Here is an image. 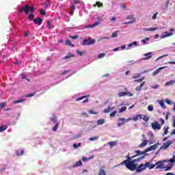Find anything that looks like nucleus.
I'll use <instances>...</instances> for the list:
<instances>
[{
    "label": "nucleus",
    "instance_id": "1",
    "mask_svg": "<svg viewBox=\"0 0 175 175\" xmlns=\"http://www.w3.org/2000/svg\"><path fill=\"white\" fill-rule=\"evenodd\" d=\"M145 158H146V155H143L141 157L138 159H133L131 161L128 160H124L122 163H120L118 165V166H121V165H124L126 167L129 169V170H131V172H133L136 170V169L137 168V164H135V163H137V162H139V161H142V159H144Z\"/></svg>",
    "mask_w": 175,
    "mask_h": 175
},
{
    "label": "nucleus",
    "instance_id": "2",
    "mask_svg": "<svg viewBox=\"0 0 175 175\" xmlns=\"http://www.w3.org/2000/svg\"><path fill=\"white\" fill-rule=\"evenodd\" d=\"M147 167H150V163L146 162L145 164H141L137 167V168L135 169L137 173H140L142 170H145V169H147Z\"/></svg>",
    "mask_w": 175,
    "mask_h": 175
},
{
    "label": "nucleus",
    "instance_id": "3",
    "mask_svg": "<svg viewBox=\"0 0 175 175\" xmlns=\"http://www.w3.org/2000/svg\"><path fill=\"white\" fill-rule=\"evenodd\" d=\"M95 43H96V40H95V39L89 38L88 39L83 40V42L81 44L82 46H90V44H95Z\"/></svg>",
    "mask_w": 175,
    "mask_h": 175
},
{
    "label": "nucleus",
    "instance_id": "4",
    "mask_svg": "<svg viewBox=\"0 0 175 175\" xmlns=\"http://www.w3.org/2000/svg\"><path fill=\"white\" fill-rule=\"evenodd\" d=\"M18 12L20 13L25 12V14H28L29 13V5H25L18 9Z\"/></svg>",
    "mask_w": 175,
    "mask_h": 175
},
{
    "label": "nucleus",
    "instance_id": "5",
    "mask_svg": "<svg viewBox=\"0 0 175 175\" xmlns=\"http://www.w3.org/2000/svg\"><path fill=\"white\" fill-rule=\"evenodd\" d=\"M151 126L152 128V129H154V131H159V129H161V124H159V123H158V122H154L151 123Z\"/></svg>",
    "mask_w": 175,
    "mask_h": 175
},
{
    "label": "nucleus",
    "instance_id": "6",
    "mask_svg": "<svg viewBox=\"0 0 175 175\" xmlns=\"http://www.w3.org/2000/svg\"><path fill=\"white\" fill-rule=\"evenodd\" d=\"M172 144H173V141H168L162 145V146L161 147V149L166 150V148H169V147H170Z\"/></svg>",
    "mask_w": 175,
    "mask_h": 175
},
{
    "label": "nucleus",
    "instance_id": "7",
    "mask_svg": "<svg viewBox=\"0 0 175 175\" xmlns=\"http://www.w3.org/2000/svg\"><path fill=\"white\" fill-rule=\"evenodd\" d=\"M126 95L129 96H133V93H131L129 92H121L118 93L119 98H122V96H126Z\"/></svg>",
    "mask_w": 175,
    "mask_h": 175
},
{
    "label": "nucleus",
    "instance_id": "8",
    "mask_svg": "<svg viewBox=\"0 0 175 175\" xmlns=\"http://www.w3.org/2000/svg\"><path fill=\"white\" fill-rule=\"evenodd\" d=\"M159 145V144H156L154 145H152L148 148H147L145 150V152H150V151H152L154 150H157V148H158V146Z\"/></svg>",
    "mask_w": 175,
    "mask_h": 175
},
{
    "label": "nucleus",
    "instance_id": "9",
    "mask_svg": "<svg viewBox=\"0 0 175 175\" xmlns=\"http://www.w3.org/2000/svg\"><path fill=\"white\" fill-rule=\"evenodd\" d=\"M144 58H142L143 61H147V59H150V58H152V53L148 52L147 53L144 54Z\"/></svg>",
    "mask_w": 175,
    "mask_h": 175
},
{
    "label": "nucleus",
    "instance_id": "10",
    "mask_svg": "<svg viewBox=\"0 0 175 175\" xmlns=\"http://www.w3.org/2000/svg\"><path fill=\"white\" fill-rule=\"evenodd\" d=\"M33 23L35 24H38V25H42V23H43V20H42L40 17H38L33 19Z\"/></svg>",
    "mask_w": 175,
    "mask_h": 175
},
{
    "label": "nucleus",
    "instance_id": "11",
    "mask_svg": "<svg viewBox=\"0 0 175 175\" xmlns=\"http://www.w3.org/2000/svg\"><path fill=\"white\" fill-rule=\"evenodd\" d=\"M164 35L161 36V39H165V38H169V36H172L173 33H169V31H165Z\"/></svg>",
    "mask_w": 175,
    "mask_h": 175
},
{
    "label": "nucleus",
    "instance_id": "12",
    "mask_svg": "<svg viewBox=\"0 0 175 175\" xmlns=\"http://www.w3.org/2000/svg\"><path fill=\"white\" fill-rule=\"evenodd\" d=\"M165 67H160L157 68L155 71L152 72V76H157V75H159V72H161V70H162L163 69H165Z\"/></svg>",
    "mask_w": 175,
    "mask_h": 175
},
{
    "label": "nucleus",
    "instance_id": "13",
    "mask_svg": "<svg viewBox=\"0 0 175 175\" xmlns=\"http://www.w3.org/2000/svg\"><path fill=\"white\" fill-rule=\"evenodd\" d=\"M147 143H148L147 139H146V138H144V139H143V142L141 143V144L139 145V147L140 148H143V147H146V146H147Z\"/></svg>",
    "mask_w": 175,
    "mask_h": 175
},
{
    "label": "nucleus",
    "instance_id": "14",
    "mask_svg": "<svg viewBox=\"0 0 175 175\" xmlns=\"http://www.w3.org/2000/svg\"><path fill=\"white\" fill-rule=\"evenodd\" d=\"M118 121H120L121 122H118V126H122V125H124V124H125V118H118Z\"/></svg>",
    "mask_w": 175,
    "mask_h": 175
},
{
    "label": "nucleus",
    "instance_id": "15",
    "mask_svg": "<svg viewBox=\"0 0 175 175\" xmlns=\"http://www.w3.org/2000/svg\"><path fill=\"white\" fill-rule=\"evenodd\" d=\"M100 23V22L97 21L93 25H90L85 26V28H94V27H98V25H99Z\"/></svg>",
    "mask_w": 175,
    "mask_h": 175
},
{
    "label": "nucleus",
    "instance_id": "16",
    "mask_svg": "<svg viewBox=\"0 0 175 175\" xmlns=\"http://www.w3.org/2000/svg\"><path fill=\"white\" fill-rule=\"evenodd\" d=\"M144 84H146V82L144 81L142 82L139 86H137L136 88H135V91H137V92H140L142 91V88H143V87H144Z\"/></svg>",
    "mask_w": 175,
    "mask_h": 175
},
{
    "label": "nucleus",
    "instance_id": "17",
    "mask_svg": "<svg viewBox=\"0 0 175 175\" xmlns=\"http://www.w3.org/2000/svg\"><path fill=\"white\" fill-rule=\"evenodd\" d=\"M106 167L105 166H102V167L99 170L98 175H106V172L105 170Z\"/></svg>",
    "mask_w": 175,
    "mask_h": 175
},
{
    "label": "nucleus",
    "instance_id": "18",
    "mask_svg": "<svg viewBox=\"0 0 175 175\" xmlns=\"http://www.w3.org/2000/svg\"><path fill=\"white\" fill-rule=\"evenodd\" d=\"M73 57H75V55H73L70 53H68L67 54V55H66L63 57V59H69V58H72Z\"/></svg>",
    "mask_w": 175,
    "mask_h": 175
},
{
    "label": "nucleus",
    "instance_id": "19",
    "mask_svg": "<svg viewBox=\"0 0 175 175\" xmlns=\"http://www.w3.org/2000/svg\"><path fill=\"white\" fill-rule=\"evenodd\" d=\"M146 150H144V152H142L141 150H135V153L137 154H135V155H137V157H139V155H143L144 154H146Z\"/></svg>",
    "mask_w": 175,
    "mask_h": 175
},
{
    "label": "nucleus",
    "instance_id": "20",
    "mask_svg": "<svg viewBox=\"0 0 175 175\" xmlns=\"http://www.w3.org/2000/svg\"><path fill=\"white\" fill-rule=\"evenodd\" d=\"M103 8V3H100V1H96V4L93 5V8Z\"/></svg>",
    "mask_w": 175,
    "mask_h": 175
},
{
    "label": "nucleus",
    "instance_id": "21",
    "mask_svg": "<svg viewBox=\"0 0 175 175\" xmlns=\"http://www.w3.org/2000/svg\"><path fill=\"white\" fill-rule=\"evenodd\" d=\"M163 166V162L158 161L156 163V169H159Z\"/></svg>",
    "mask_w": 175,
    "mask_h": 175
},
{
    "label": "nucleus",
    "instance_id": "22",
    "mask_svg": "<svg viewBox=\"0 0 175 175\" xmlns=\"http://www.w3.org/2000/svg\"><path fill=\"white\" fill-rule=\"evenodd\" d=\"M65 43L66 46H70V47H75V44L70 42V40H66Z\"/></svg>",
    "mask_w": 175,
    "mask_h": 175
},
{
    "label": "nucleus",
    "instance_id": "23",
    "mask_svg": "<svg viewBox=\"0 0 175 175\" xmlns=\"http://www.w3.org/2000/svg\"><path fill=\"white\" fill-rule=\"evenodd\" d=\"M76 9V7L75 5H71L70 7V15L73 16L75 14V10Z\"/></svg>",
    "mask_w": 175,
    "mask_h": 175
},
{
    "label": "nucleus",
    "instance_id": "24",
    "mask_svg": "<svg viewBox=\"0 0 175 175\" xmlns=\"http://www.w3.org/2000/svg\"><path fill=\"white\" fill-rule=\"evenodd\" d=\"M130 18H131V21H130L129 22H126L124 24L126 25L133 24V23L136 21V19H135L133 16H131Z\"/></svg>",
    "mask_w": 175,
    "mask_h": 175
},
{
    "label": "nucleus",
    "instance_id": "25",
    "mask_svg": "<svg viewBox=\"0 0 175 175\" xmlns=\"http://www.w3.org/2000/svg\"><path fill=\"white\" fill-rule=\"evenodd\" d=\"M108 144L110 146V148H111L112 147H114V146L117 145V142H116V141L109 142H108Z\"/></svg>",
    "mask_w": 175,
    "mask_h": 175
},
{
    "label": "nucleus",
    "instance_id": "26",
    "mask_svg": "<svg viewBox=\"0 0 175 175\" xmlns=\"http://www.w3.org/2000/svg\"><path fill=\"white\" fill-rule=\"evenodd\" d=\"M47 23V27L49 28V29H53V28H54V26H53V25H51V21H46Z\"/></svg>",
    "mask_w": 175,
    "mask_h": 175
},
{
    "label": "nucleus",
    "instance_id": "27",
    "mask_svg": "<svg viewBox=\"0 0 175 175\" xmlns=\"http://www.w3.org/2000/svg\"><path fill=\"white\" fill-rule=\"evenodd\" d=\"M81 165H83V163L80 160V161L76 162L75 164L72 166V167H77L79 166H81Z\"/></svg>",
    "mask_w": 175,
    "mask_h": 175
},
{
    "label": "nucleus",
    "instance_id": "28",
    "mask_svg": "<svg viewBox=\"0 0 175 175\" xmlns=\"http://www.w3.org/2000/svg\"><path fill=\"white\" fill-rule=\"evenodd\" d=\"M16 155L18 157H20V155H23V154H24V150L19 149V150H16Z\"/></svg>",
    "mask_w": 175,
    "mask_h": 175
},
{
    "label": "nucleus",
    "instance_id": "29",
    "mask_svg": "<svg viewBox=\"0 0 175 175\" xmlns=\"http://www.w3.org/2000/svg\"><path fill=\"white\" fill-rule=\"evenodd\" d=\"M136 157H137V155H133V157H129V155H127L126 157V158H127V159H126V161H129V162H131L132 161V159H133V158H136Z\"/></svg>",
    "mask_w": 175,
    "mask_h": 175
},
{
    "label": "nucleus",
    "instance_id": "30",
    "mask_svg": "<svg viewBox=\"0 0 175 175\" xmlns=\"http://www.w3.org/2000/svg\"><path fill=\"white\" fill-rule=\"evenodd\" d=\"M173 84H175V80H171V81L166 82L165 85H167V86L173 85Z\"/></svg>",
    "mask_w": 175,
    "mask_h": 175
},
{
    "label": "nucleus",
    "instance_id": "31",
    "mask_svg": "<svg viewBox=\"0 0 175 175\" xmlns=\"http://www.w3.org/2000/svg\"><path fill=\"white\" fill-rule=\"evenodd\" d=\"M158 29V27H150L145 29V31H150L152 32H154V31H157Z\"/></svg>",
    "mask_w": 175,
    "mask_h": 175
},
{
    "label": "nucleus",
    "instance_id": "32",
    "mask_svg": "<svg viewBox=\"0 0 175 175\" xmlns=\"http://www.w3.org/2000/svg\"><path fill=\"white\" fill-rule=\"evenodd\" d=\"M58 126H59V123H56L55 126L52 128V131L53 132H57V129H58Z\"/></svg>",
    "mask_w": 175,
    "mask_h": 175
},
{
    "label": "nucleus",
    "instance_id": "33",
    "mask_svg": "<svg viewBox=\"0 0 175 175\" xmlns=\"http://www.w3.org/2000/svg\"><path fill=\"white\" fill-rule=\"evenodd\" d=\"M88 96H90V95L83 96L81 97H79L78 98L76 99V101L79 102L80 100H83V99H85V98H88Z\"/></svg>",
    "mask_w": 175,
    "mask_h": 175
},
{
    "label": "nucleus",
    "instance_id": "34",
    "mask_svg": "<svg viewBox=\"0 0 175 175\" xmlns=\"http://www.w3.org/2000/svg\"><path fill=\"white\" fill-rule=\"evenodd\" d=\"M51 121L55 124L57 122V116L53 115L52 118H50Z\"/></svg>",
    "mask_w": 175,
    "mask_h": 175
},
{
    "label": "nucleus",
    "instance_id": "35",
    "mask_svg": "<svg viewBox=\"0 0 175 175\" xmlns=\"http://www.w3.org/2000/svg\"><path fill=\"white\" fill-rule=\"evenodd\" d=\"M132 46H135V47L137 46V42L134 41V42L130 43L129 44V49H131L132 47Z\"/></svg>",
    "mask_w": 175,
    "mask_h": 175
},
{
    "label": "nucleus",
    "instance_id": "36",
    "mask_svg": "<svg viewBox=\"0 0 175 175\" xmlns=\"http://www.w3.org/2000/svg\"><path fill=\"white\" fill-rule=\"evenodd\" d=\"M104 123H105V119H100L97 120L98 125H103Z\"/></svg>",
    "mask_w": 175,
    "mask_h": 175
},
{
    "label": "nucleus",
    "instance_id": "37",
    "mask_svg": "<svg viewBox=\"0 0 175 175\" xmlns=\"http://www.w3.org/2000/svg\"><path fill=\"white\" fill-rule=\"evenodd\" d=\"M118 32H120L119 31H114L113 33H112L111 34V38H118Z\"/></svg>",
    "mask_w": 175,
    "mask_h": 175
},
{
    "label": "nucleus",
    "instance_id": "38",
    "mask_svg": "<svg viewBox=\"0 0 175 175\" xmlns=\"http://www.w3.org/2000/svg\"><path fill=\"white\" fill-rule=\"evenodd\" d=\"M159 103L163 109H166V106L165 105V102L163 100H160Z\"/></svg>",
    "mask_w": 175,
    "mask_h": 175
},
{
    "label": "nucleus",
    "instance_id": "39",
    "mask_svg": "<svg viewBox=\"0 0 175 175\" xmlns=\"http://www.w3.org/2000/svg\"><path fill=\"white\" fill-rule=\"evenodd\" d=\"M8 129V126L3 125L0 127V133L3 132V131H6Z\"/></svg>",
    "mask_w": 175,
    "mask_h": 175
},
{
    "label": "nucleus",
    "instance_id": "40",
    "mask_svg": "<svg viewBox=\"0 0 175 175\" xmlns=\"http://www.w3.org/2000/svg\"><path fill=\"white\" fill-rule=\"evenodd\" d=\"M98 139H99V136H95V137H90L89 140L90 142H94V140H98Z\"/></svg>",
    "mask_w": 175,
    "mask_h": 175
},
{
    "label": "nucleus",
    "instance_id": "41",
    "mask_svg": "<svg viewBox=\"0 0 175 175\" xmlns=\"http://www.w3.org/2000/svg\"><path fill=\"white\" fill-rule=\"evenodd\" d=\"M75 5H77V3H79V5H84V3L80 0H75L74 1Z\"/></svg>",
    "mask_w": 175,
    "mask_h": 175
},
{
    "label": "nucleus",
    "instance_id": "42",
    "mask_svg": "<svg viewBox=\"0 0 175 175\" xmlns=\"http://www.w3.org/2000/svg\"><path fill=\"white\" fill-rule=\"evenodd\" d=\"M34 17H35V14H30V15H29V17H28V19H29L30 21H33Z\"/></svg>",
    "mask_w": 175,
    "mask_h": 175
},
{
    "label": "nucleus",
    "instance_id": "43",
    "mask_svg": "<svg viewBox=\"0 0 175 175\" xmlns=\"http://www.w3.org/2000/svg\"><path fill=\"white\" fill-rule=\"evenodd\" d=\"M25 100V99H21L18 100H15L13 102L14 105H16L17 103H22V102H24Z\"/></svg>",
    "mask_w": 175,
    "mask_h": 175
},
{
    "label": "nucleus",
    "instance_id": "44",
    "mask_svg": "<svg viewBox=\"0 0 175 175\" xmlns=\"http://www.w3.org/2000/svg\"><path fill=\"white\" fill-rule=\"evenodd\" d=\"M36 95V92L29 94L26 96V98H32V96H35Z\"/></svg>",
    "mask_w": 175,
    "mask_h": 175
},
{
    "label": "nucleus",
    "instance_id": "45",
    "mask_svg": "<svg viewBox=\"0 0 175 175\" xmlns=\"http://www.w3.org/2000/svg\"><path fill=\"white\" fill-rule=\"evenodd\" d=\"M169 131V126H167V127H164V133H163V135H167L168 133V131Z\"/></svg>",
    "mask_w": 175,
    "mask_h": 175
},
{
    "label": "nucleus",
    "instance_id": "46",
    "mask_svg": "<svg viewBox=\"0 0 175 175\" xmlns=\"http://www.w3.org/2000/svg\"><path fill=\"white\" fill-rule=\"evenodd\" d=\"M29 12H30L31 13H33V12H35V7L33 6L29 7Z\"/></svg>",
    "mask_w": 175,
    "mask_h": 175
},
{
    "label": "nucleus",
    "instance_id": "47",
    "mask_svg": "<svg viewBox=\"0 0 175 175\" xmlns=\"http://www.w3.org/2000/svg\"><path fill=\"white\" fill-rule=\"evenodd\" d=\"M81 143H79L78 144H73V148H79V147H81Z\"/></svg>",
    "mask_w": 175,
    "mask_h": 175
},
{
    "label": "nucleus",
    "instance_id": "48",
    "mask_svg": "<svg viewBox=\"0 0 175 175\" xmlns=\"http://www.w3.org/2000/svg\"><path fill=\"white\" fill-rule=\"evenodd\" d=\"M116 114H117V111H113L112 113H111L109 114V116H110L111 118L116 117Z\"/></svg>",
    "mask_w": 175,
    "mask_h": 175
},
{
    "label": "nucleus",
    "instance_id": "49",
    "mask_svg": "<svg viewBox=\"0 0 175 175\" xmlns=\"http://www.w3.org/2000/svg\"><path fill=\"white\" fill-rule=\"evenodd\" d=\"M120 113H122L123 111H126V107H122L120 109Z\"/></svg>",
    "mask_w": 175,
    "mask_h": 175
},
{
    "label": "nucleus",
    "instance_id": "50",
    "mask_svg": "<svg viewBox=\"0 0 175 175\" xmlns=\"http://www.w3.org/2000/svg\"><path fill=\"white\" fill-rule=\"evenodd\" d=\"M148 111H152L154 110V106L152 105H150L148 107Z\"/></svg>",
    "mask_w": 175,
    "mask_h": 175
},
{
    "label": "nucleus",
    "instance_id": "51",
    "mask_svg": "<svg viewBox=\"0 0 175 175\" xmlns=\"http://www.w3.org/2000/svg\"><path fill=\"white\" fill-rule=\"evenodd\" d=\"M110 111H111V108H110V107H108L107 109L104 110V113H110Z\"/></svg>",
    "mask_w": 175,
    "mask_h": 175
},
{
    "label": "nucleus",
    "instance_id": "52",
    "mask_svg": "<svg viewBox=\"0 0 175 175\" xmlns=\"http://www.w3.org/2000/svg\"><path fill=\"white\" fill-rule=\"evenodd\" d=\"M142 119L144 120V121H145L146 122H148V120H150V118L147 117V116H144V118H142Z\"/></svg>",
    "mask_w": 175,
    "mask_h": 175
},
{
    "label": "nucleus",
    "instance_id": "53",
    "mask_svg": "<svg viewBox=\"0 0 175 175\" xmlns=\"http://www.w3.org/2000/svg\"><path fill=\"white\" fill-rule=\"evenodd\" d=\"M144 80V77H142L141 79H135L134 81L137 82V83H142Z\"/></svg>",
    "mask_w": 175,
    "mask_h": 175
},
{
    "label": "nucleus",
    "instance_id": "54",
    "mask_svg": "<svg viewBox=\"0 0 175 175\" xmlns=\"http://www.w3.org/2000/svg\"><path fill=\"white\" fill-rule=\"evenodd\" d=\"M5 106H6L5 103L2 102L0 103V109H3L5 107Z\"/></svg>",
    "mask_w": 175,
    "mask_h": 175
},
{
    "label": "nucleus",
    "instance_id": "55",
    "mask_svg": "<svg viewBox=\"0 0 175 175\" xmlns=\"http://www.w3.org/2000/svg\"><path fill=\"white\" fill-rule=\"evenodd\" d=\"M133 121L136 122L137 120H139V116L137 115L132 118Z\"/></svg>",
    "mask_w": 175,
    "mask_h": 175
},
{
    "label": "nucleus",
    "instance_id": "56",
    "mask_svg": "<svg viewBox=\"0 0 175 175\" xmlns=\"http://www.w3.org/2000/svg\"><path fill=\"white\" fill-rule=\"evenodd\" d=\"M148 40H150V38H146L144 40H142V43L146 44Z\"/></svg>",
    "mask_w": 175,
    "mask_h": 175
},
{
    "label": "nucleus",
    "instance_id": "57",
    "mask_svg": "<svg viewBox=\"0 0 175 175\" xmlns=\"http://www.w3.org/2000/svg\"><path fill=\"white\" fill-rule=\"evenodd\" d=\"M105 55H106V54H105V53H100L98 55V58H103V57H105Z\"/></svg>",
    "mask_w": 175,
    "mask_h": 175
},
{
    "label": "nucleus",
    "instance_id": "58",
    "mask_svg": "<svg viewBox=\"0 0 175 175\" xmlns=\"http://www.w3.org/2000/svg\"><path fill=\"white\" fill-rule=\"evenodd\" d=\"M40 14H42V16H45L46 14V10H41L40 12Z\"/></svg>",
    "mask_w": 175,
    "mask_h": 175
},
{
    "label": "nucleus",
    "instance_id": "59",
    "mask_svg": "<svg viewBox=\"0 0 175 175\" xmlns=\"http://www.w3.org/2000/svg\"><path fill=\"white\" fill-rule=\"evenodd\" d=\"M169 162H171V163H174V162H175V155L173 157V159H170L169 160Z\"/></svg>",
    "mask_w": 175,
    "mask_h": 175
},
{
    "label": "nucleus",
    "instance_id": "60",
    "mask_svg": "<svg viewBox=\"0 0 175 175\" xmlns=\"http://www.w3.org/2000/svg\"><path fill=\"white\" fill-rule=\"evenodd\" d=\"M69 38H70V39H77V38H79V36H70Z\"/></svg>",
    "mask_w": 175,
    "mask_h": 175
},
{
    "label": "nucleus",
    "instance_id": "61",
    "mask_svg": "<svg viewBox=\"0 0 175 175\" xmlns=\"http://www.w3.org/2000/svg\"><path fill=\"white\" fill-rule=\"evenodd\" d=\"M77 54H78V55L81 56V55H83V54H84V52H81V51L77 50Z\"/></svg>",
    "mask_w": 175,
    "mask_h": 175
},
{
    "label": "nucleus",
    "instance_id": "62",
    "mask_svg": "<svg viewBox=\"0 0 175 175\" xmlns=\"http://www.w3.org/2000/svg\"><path fill=\"white\" fill-rule=\"evenodd\" d=\"M165 167V170L167 171V170H170L172 167H173V165H169Z\"/></svg>",
    "mask_w": 175,
    "mask_h": 175
},
{
    "label": "nucleus",
    "instance_id": "63",
    "mask_svg": "<svg viewBox=\"0 0 175 175\" xmlns=\"http://www.w3.org/2000/svg\"><path fill=\"white\" fill-rule=\"evenodd\" d=\"M157 166L156 164H150L149 167V169H154V167Z\"/></svg>",
    "mask_w": 175,
    "mask_h": 175
},
{
    "label": "nucleus",
    "instance_id": "64",
    "mask_svg": "<svg viewBox=\"0 0 175 175\" xmlns=\"http://www.w3.org/2000/svg\"><path fill=\"white\" fill-rule=\"evenodd\" d=\"M90 114H98V112H95L94 111L90 110L89 111Z\"/></svg>",
    "mask_w": 175,
    "mask_h": 175
}]
</instances>
